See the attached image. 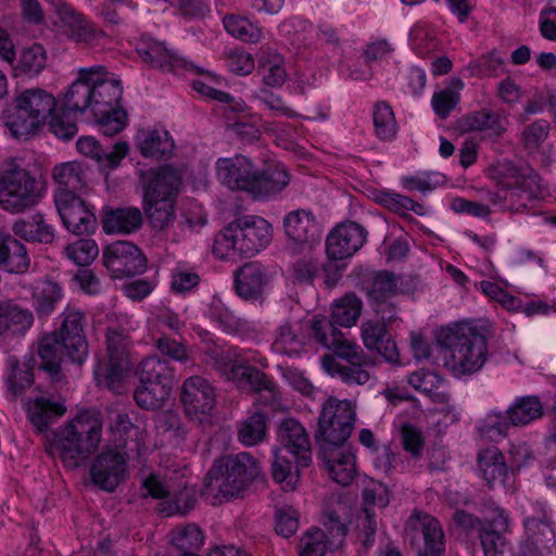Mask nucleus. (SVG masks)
I'll return each instance as SVG.
<instances>
[{
  "label": "nucleus",
  "mask_w": 556,
  "mask_h": 556,
  "mask_svg": "<svg viewBox=\"0 0 556 556\" xmlns=\"http://www.w3.org/2000/svg\"><path fill=\"white\" fill-rule=\"evenodd\" d=\"M363 308L362 301L353 293H346L336 300L331 306V320L325 316H314L311 330L315 340L332 350L320 358L323 369L346 386H364L370 378L369 368L374 362L354 341L348 340L334 325L352 327L356 324Z\"/></svg>",
  "instance_id": "f257e3e1"
},
{
  "label": "nucleus",
  "mask_w": 556,
  "mask_h": 556,
  "mask_svg": "<svg viewBox=\"0 0 556 556\" xmlns=\"http://www.w3.org/2000/svg\"><path fill=\"white\" fill-rule=\"evenodd\" d=\"M489 176L497 186L496 191L489 193V200L501 212L535 215L540 202L549 195L538 173L510 161L490 166Z\"/></svg>",
  "instance_id": "f03ea898"
},
{
  "label": "nucleus",
  "mask_w": 556,
  "mask_h": 556,
  "mask_svg": "<svg viewBox=\"0 0 556 556\" xmlns=\"http://www.w3.org/2000/svg\"><path fill=\"white\" fill-rule=\"evenodd\" d=\"M437 343L444 367L456 378L480 371L489 358L486 337L467 323L442 327Z\"/></svg>",
  "instance_id": "7ed1b4c3"
},
{
  "label": "nucleus",
  "mask_w": 556,
  "mask_h": 556,
  "mask_svg": "<svg viewBox=\"0 0 556 556\" xmlns=\"http://www.w3.org/2000/svg\"><path fill=\"white\" fill-rule=\"evenodd\" d=\"M60 328L45 336L39 345L41 367L52 377L59 375L61 363L66 356L71 362L83 364L89 354L85 336V314L78 309H65Z\"/></svg>",
  "instance_id": "20e7f679"
},
{
  "label": "nucleus",
  "mask_w": 556,
  "mask_h": 556,
  "mask_svg": "<svg viewBox=\"0 0 556 556\" xmlns=\"http://www.w3.org/2000/svg\"><path fill=\"white\" fill-rule=\"evenodd\" d=\"M273 239V226L256 215L239 217L226 225L213 242V254L223 261L236 262L265 250Z\"/></svg>",
  "instance_id": "39448f33"
},
{
  "label": "nucleus",
  "mask_w": 556,
  "mask_h": 556,
  "mask_svg": "<svg viewBox=\"0 0 556 556\" xmlns=\"http://www.w3.org/2000/svg\"><path fill=\"white\" fill-rule=\"evenodd\" d=\"M261 355L253 350L229 346L219 353H214L213 367L227 381L233 382L239 389L252 390L256 393L266 392V404L276 406L278 390L276 384L262 371L247 366L248 363L263 365Z\"/></svg>",
  "instance_id": "423d86ee"
},
{
  "label": "nucleus",
  "mask_w": 556,
  "mask_h": 556,
  "mask_svg": "<svg viewBox=\"0 0 556 556\" xmlns=\"http://www.w3.org/2000/svg\"><path fill=\"white\" fill-rule=\"evenodd\" d=\"M102 439L98 413L81 410L55 433V448L64 466L77 468L96 452Z\"/></svg>",
  "instance_id": "0eeeda50"
},
{
  "label": "nucleus",
  "mask_w": 556,
  "mask_h": 556,
  "mask_svg": "<svg viewBox=\"0 0 556 556\" xmlns=\"http://www.w3.org/2000/svg\"><path fill=\"white\" fill-rule=\"evenodd\" d=\"M258 473V463L247 452L216 459L207 473V490L214 493V504L242 496Z\"/></svg>",
  "instance_id": "6e6552de"
},
{
  "label": "nucleus",
  "mask_w": 556,
  "mask_h": 556,
  "mask_svg": "<svg viewBox=\"0 0 556 556\" xmlns=\"http://www.w3.org/2000/svg\"><path fill=\"white\" fill-rule=\"evenodd\" d=\"M144 210L153 227L163 229L174 218V203L181 186V174L162 166L141 173Z\"/></svg>",
  "instance_id": "1a4fd4ad"
},
{
  "label": "nucleus",
  "mask_w": 556,
  "mask_h": 556,
  "mask_svg": "<svg viewBox=\"0 0 556 556\" xmlns=\"http://www.w3.org/2000/svg\"><path fill=\"white\" fill-rule=\"evenodd\" d=\"M92 115L104 136L122 131L127 122V113L119 108L123 94L121 80L104 66H93Z\"/></svg>",
  "instance_id": "9d476101"
},
{
  "label": "nucleus",
  "mask_w": 556,
  "mask_h": 556,
  "mask_svg": "<svg viewBox=\"0 0 556 556\" xmlns=\"http://www.w3.org/2000/svg\"><path fill=\"white\" fill-rule=\"evenodd\" d=\"M105 344L106 353L98 358L93 369L94 380L98 386L122 394L134 374L135 361L129 352V341L123 332L108 329Z\"/></svg>",
  "instance_id": "9b49d317"
},
{
  "label": "nucleus",
  "mask_w": 556,
  "mask_h": 556,
  "mask_svg": "<svg viewBox=\"0 0 556 556\" xmlns=\"http://www.w3.org/2000/svg\"><path fill=\"white\" fill-rule=\"evenodd\" d=\"M42 198L36 177L15 160H7L0 167V207L17 214L35 206Z\"/></svg>",
  "instance_id": "f8f14e48"
},
{
  "label": "nucleus",
  "mask_w": 556,
  "mask_h": 556,
  "mask_svg": "<svg viewBox=\"0 0 556 556\" xmlns=\"http://www.w3.org/2000/svg\"><path fill=\"white\" fill-rule=\"evenodd\" d=\"M56 110L52 93L43 89H27L15 98L14 112L7 116L5 126L16 139H27Z\"/></svg>",
  "instance_id": "ddd939ff"
},
{
  "label": "nucleus",
  "mask_w": 556,
  "mask_h": 556,
  "mask_svg": "<svg viewBox=\"0 0 556 556\" xmlns=\"http://www.w3.org/2000/svg\"><path fill=\"white\" fill-rule=\"evenodd\" d=\"M141 490L144 496L161 500L159 510L166 516L184 515L194 504L193 491L184 481L173 483L160 473L152 472L144 478Z\"/></svg>",
  "instance_id": "4468645a"
},
{
  "label": "nucleus",
  "mask_w": 556,
  "mask_h": 556,
  "mask_svg": "<svg viewBox=\"0 0 556 556\" xmlns=\"http://www.w3.org/2000/svg\"><path fill=\"white\" fill-rule=\"evenodd\" d=\"M282 227L290 247L295 252L311 254L321 242L323 226L309 208L288 212L283 216Z\"/></svg>",
  "instance_id": "2eb2a0df"
},
{
  "label": "nucleus",
  "mask_w": 556,
  "mask_h": 556,
  "mask_svg": "<svg viewBox=\"0 0 556 556\" xmlns=\"http://www.w3.org/2000/svg\"><path fill=\"white\" fill-rule=\"evenodd\" d=\"M355 412L348 400L329 399L325 403L318 420V435L328 444L338 446L352 433Z\"/></svg>",
  "instance_id": "dca6fc26"
},
{
  "label": "nucleus",
  "mask_w": 556,
  "mask_h": 556,
  "mask_svg": "<svg viewBox=\"0 0 556 556\" xmlns=\"http://www.w3.org/2000/svg\"><path fill=\"white\" fill-rule=\"evenodd\" d=\"M54 203L64 227L76 236L90 235L97 229V217L86 202L65 190L54 192Z\"/></svg>",
  "instance_id": "f3484780"
},
{
  "label": "nucleus",
  "mask_w": 556,
  "mask_h": 556,
  "mask_svg": "<svg viewBox=\"0 0 556 556\" xmlns=\"http://www.w3.org/2000/svg\"><path fill=\"white\" fill-rule=\"evenodd\" d=\"M47 1L52 5L58 17L55 26L71 40L92 42L104 36L102 29L98 28L89 18L65 0Z\"/></svg>",
  "instance_id": "a211bd4d"
},
{
  "label": "nucleus",
  "mask_w": 556,
  "mask_h": 556,
  "mask_svg": "<svg viewBox=\"0 0 556 556\" xmlns=\"http://www.w3.org/2000/svg\"><path fill=\"white\" fill-rule=\"evenodd\" d=\"M404 292V278L388 270L375 273L366 287L367 296L375 305L377 314L389 321H394L397 313L395 306L388 303L389 300Z\"/></svg>",
  "instance_id": "6ab92c4d"
},
{
  "label": "nucleus",
  "mask_w": 556,
  "mask_h": 556,
  "mask_svg": "<svg viewBox=\"0 0 556 556\" xmlns=\"http://www.w3.org/2000/svg\"><path fill=\"white\" fill-rule=\"evenodd\" d=\"M390 503V491L386 484L368 479L362 492V514L357 517V529L363 536V544L371 546L377 529L375 507L384 508Z\"/></svg>",
  "instance_id": "aec40b11"
},
{
  "label": "nucleus",
  "mask_w": 556,
  "mask_h": 556,
  "mask_svg": "<svg viewBox=\"0 0 556 556\" xmlns=\"http://www.w3.org/2000/svg\"><path fill=\"white\" fill-rule=\"evenodd\" d=\"M103 263L114 279L142 274L147 261L141 251L132 243L117 241L103 251Z\"/></svg>",
  "instance_id": "412c9836"
},
{
  "label": "nucleus",
  "mask_w": 556,
  "mask_h": 556,
  "mask_svg": "<svg viewBox=\"0 0 556 556\" xmlns=\"http://www.w3.org/2000/svg\"><path fill=\"white\" fill-rule=\"evenodd\" d=\"M456 127L462 132H476L484 139L496 141L507 132L509 117L503 110L482 108L463 115L456 122Z\"/></svg>",
  "instance_id": "4be33fe9"
},
{
  "label": "nucleus",
  "mask_w": 556,
  "mask_h": 556,
  "mask_svg": "<svg viewBox=\"0 0 556 556\" xmlns=\"http://www.w3.org/2000/svg\"><path fill=\"white\" fill-rule=\"evenodd\" d=\"M271 270L260 262H249L236 273L233 287L236 293L244 301L262 302L271 288Z\"/></svg>",
  "instance_id": "5701e85b"
},
{
  "label": "nucleus",
  "mask_w": 556,
  "mask_h": 556,
  "mask_svg": "<svg viewBox=\"0 0 556 556\" xmlns=\"http://www.w3.org/2000/svg\"><path fill=\"white\" fill-rule=\"evenodd\" d=\"M215 402V389L205 378L192 376L184 381L181 403L190 419L202 421L211 415Z\"/></svg>",
  "instance_id": "b1692460"
},
{
  "label": "nucleus",
  "mask_w": 556,
  "mask_h": 556,
  "mask_svg": "<svg viewBox=\"0 0 556 556\" xmlns=\"http://www.w3.org/2000/svg\"><path fill=\"white\" fill-rule=\"evenodd\" d=\"M367 240L366 229L355 223L345 222L333 227L326 238V253L330 260L341 261L354 255Z\"/></svg>",
  "instance_id": "393cba45"
},
{
  "label": "nucleus",
  "mask_w": 556,
  "mask_h": 556,
  "mask_svg": "<svg viewBox=\"0 0 556 556\" xmlns=\"http://www.w3.org/2000/svg\"><path fill=\"white\" fill-rule=\"evenodd\" d=\"M90 477L100 489L113 492L127 478L125 456L113 448L104 450L93 459Z\"/></svg>",
  "instance_id": "a878e982"
},
{
  "label": "nucleus",
  "mask_w": 556,
  "mask_h": 556,
  "mask_svg": "<svg viewBox=\"0 0 556 556\" xmlns=\"http://www.w3.org/2000/svg\"><path fill=\"white\" fill-rule=\"evenodd\" d=\"M255 164L243 154L219 157L215 163L216 177L230 190L249 191L252 184Z\"/></svg>",
  "instance_id": "bb28decb"
},
{
  "label": "nucleus",
  "mask_w": 556,
  "mask_h": 556,
  "mask_svg": "<svg viewBox=\"0 0 556 556\" xmlns=\"http://www.w3.org/2000/svg\"><path fill=\"white\" fill-rule=\"evenodd\" d=\"M352 507L353 500L348 493L334 492L325 500L321 522L328 528L332 540L342 541L345 538Z\"/></svg>",
  "instance_id": "cd10ccee"
},
{
  "label": "nucleus",
  "mask_w": 556,
  "mask_h": 556,
  "mask_svg": "<svg viewBox=\"0 0 556 556\" xmlns=\"http://www.w3.org/2000/svg\"><path fill=\"white\" fill-rule=\"evenodd\" d=\"M136 51L144 63L163 72L188 68V61L185 58L153 38L142 37L136 46Z\"/></svg>",
  "instance_id": "c85d7f7f"
},
{
  "label": "nucleus",
  "mask_w": 556,
  "mask_h": 556,
  "mask_svg": "<svg viewBox=\"0 0 556 556\" xmlns=\"http://www.w3.org/2000/svg\"><path fill=\"white\" fill-rule=\"evenodd\" d=\"M406 528L422 534L424 548L419 556H444L445 538L437 518L427 513L414 511L406 522Z\"/></svg>",
  "instance_id": "c756f323"
},
{
  "label": "nucleus",
  "mask_w": 556,
  "mask_h": 556,
  "mask_svg": "<svg viewBox=\"0 0 556 556\" xmlns=\"http://www.w3.org/2000/svg\"><path fill=\"white\" fill-rule=\"evenodd\" d=\"M66 410L63 400L47 394L31 395L25 403L27 419L39 432L47 431Z\"/></svg>",
  "instance_id": "7c9ffc66"
},
{
  "label": "nucleus",
  "mask_w": 556,
  "mask_h": 556,
  "mask_svg": "<svg viewBox=\"0 0 556 556\" xmlns=\"http://www.w3.org/2000/svg\"><path fill=\"white\" fill-rule=\"evenodd\" d=\"M277 438L280 444L292 454L299 466L307 467L311 462L309 440L305 429L293 418H286L279 425Z\"/></svg>",
  "instance_id": "2f4dec72"
},
{
  "label": "nucleus",
  "mask_w": 556,
  "mask_h": 556,
  "mask_svg": "<svg viewBox=\"0 0 556 556\" xmlns=\"http://www.w3.org/2000/svg\"><path fill=\"white\" fill-rule=\"evenodd\" d=\"M248 193L255 199H266L281 192L289 184L290 177L282 164H276L264 170L255 167Z\"/></svg>",
  "instance_id": "473e14b6"
},
{
  "label": "nucleus",
  "mask_w": 556,
  "mask_h": 556,
  "mask_svg": "<svg viewBox=\"0 0 556 556\" xmlns=\"http://www.w3.org/2000/svg\"><path fill=\"white\" fill-rule=\"evenodd\" d=\"M478 469L482 479L490 486L505 485L514 475L507 466L504 455L496 446H490L479 452Z\"/></svg>",
  "instance_id": "72a5a7b5"
},
{
  "label": "nucleus",
  "mask_w": 556,
  "mask_h": 556,
  "mask_svg": "<svg viewBox=\"0 0 556 556\" xmlns=\"http://www.w3.org/2000/svg\"><path fill=\"white\" fill-rule=\"evenodd\" d=\"M324 460L329 477L341 485H349L356 473L355 455L344 446L324 452Z\"/></svg>",
  "instance_id": "f704fd0d"
},
{
  "label": "nucleus",
  "mask_w": 556,
  "mask_h": 556,
  "mask_svg": "<svg viewBox=\"0 0 556 556\" xmlns=\"http://www.w3.org/2000/svg\"><path fill=\"white\" fill-rule=\"evenodd\" d=\"M142 225V214L137 207L105 210L102 216V229L106 235H129Z\"/></svg>",
  "instance_id": "c9c22d12"
},
{
  "label": "nucleus",
  "mask_w": 556,
  "mask_h": 556,
  "mask_svg": "<svg viewBox=\"0 0 556 556\" xmlns=\"http://www.w3.org/2000/svg\"><path fill=\"white\" fill-rule=\"evenodd\" d=\"M93 67L81 68L78 78L70 86L64 94V105L68 111H92Z\"/></svg>",
  "instance_id": "e433bc0d"
},
{
  "label": "nucleus",
  "mask_w": 556,
  "mask_h": 556,
  "mask_svg": "<svg viewBox=\"0 0 556 556\" xmlns=\"http://www.w3.org/2000/svg\"><path fill=\"white\" fill-rule=\"evenodd\" d=\"M140 153L146 157L165 159L172 155L175 143L169 132L163 128L141 130L137 135Z\"/></svg>",
  "instance_id": "4c0bfd02"
},
{
  "label": "nucleus",
  "mask_w": 556,
  "mask_h": 556,
  "mask_svg": "<svg viewBox=\"0 0 556 556\" xmlns=\"http://www.w3.org/2000/svg\"><path fill=\"white\" fill-rule=\"evenodd\" d=\"M407 382L416 391L429 396L433 403L446 405L450 402L444 379L434 371H415L407 377Z\"/></svg>",
  "instance_id": "58836bf2"
},
{
  "label": "nucleus",
  "mask_w": 556,
  "mask_h": 556,
  "mask_svg": "<svg viewBox=\"0 0 556 556\" xmlns=\"http://www.w3.org/2000/svg\"><path fill=\"white\" fill-rule=\"evenodd\" d=\"M30 258L25 245L12 236L0 239V266L11 274L27 271Z\"/></svg>",
  "instance_id": "ea45409f"
},
{
  "label": "nucleus",
  "mask_w": 556,
  "mask_h": 556,
  "mask_svg": "<svg viewBox=\"0 0 556 556\" xmlns=\"http://www.w3.org/2000/svg\"><path fill=\"white\" fill-rule=\"evenodd\" d=\"M523 523L528 544L533 546L535 552L542 553L555 544V532L545 509L541 517H528Z\"/></svg>",
  "instance_id": "a19ab883"
},
{
  "label": "nucleus",
  "mask_w": 556,
  "mask_h": 556,
  "mask_svg": "<svg viewBox=\"0 0 556 556\" xmlns=\"http://www.w3.org/2000/svg\"><path fill=\"white\" fill-rule=\"evenodd\" d=\"M301 330L302 325L300 323H286L279 326L271 343L273 352L287 356L299 355L305 344V337Z\"/></svg>",
  "instance_id": "79ce46f5"
},
{
  "label": "nucleus",
  "mask_w": 556,
  "mask_h": 556,
  "mask_svg": "<svg viewBox=\"0 0 556 556\" xmlns=\"http://www.w3.org/2000/svg\"><path fill=\"white\" fill-rule=\"evenodd\" d=\"M52 176L58 184L55 192L81 191L87 187L86 170L79 162H65L54 166Z\"/></svg>",
  "instance_id": "37998d69"
},
{
  "label": "nucleus",
  "mask_w": 556,
  "mask_h": 556,
  "mask_svg": "<svg viewBox=\"0 0 556 556\" xmlns=\"http://www.w3.org/2000/svg\"><path fill=\"white\" fill-rule=\"evenodd\" d=\"M465 84L458 77H453L446 87L434 91L431 97V108L440 119H446L460 102V92Z\"/></svg>",
  "instance_id": "c03bdc74"
},
{
  "label": "nucleus",
  "mask_w": 556,
  "mask_h": 556,
  "mask_svg": "<svg viewBox=\"0 0 556 556\" xmlns=\"http://www.w3.org/2000/svg\"><path fill=\"white\" fill-rule=\"evenodd\" d=\"M47 64V52L39 43L25 47L20 51L18 58H15L12 70L14 76L35 77L41 73Z\"/></svg>",
  "instance_id": "a18cd8bd"
},
{
  "label": "nucleus",
  "mask_w": 556,
  "mask_h": 556,
  "mask_svg": "<svg viewBox=\"0 0 556 556\" xmlns=\"http://www.w3.org/2000/svg\"><path fill=\"white\" fill-rule=\"evenodd\" d=\"M13 231L16 236L26 241L51 243L54 239L52 226L48 225L40 214L17 220L13 225Z\"/></svg>",
  "instance_id": "49530a36"
},
{
  "label": "nucleus",
  "mask_w": 556,
  "mask_h": 556,
  "mask_svg": "<svg viewBox=\"0 0 556 556\" xmlns=\"http://www.w3.org/2000/svg\"><path fill=\"white\" fill-rule=\"evenodd\" d=\"M136 374L141 383H164V386L173 388L174 376L169 363L157 356L142 359Z\"/></svg>",
  "instance_id": "de8ad7c7"
},
{
  "label": "nucleus",
  "mask_w": 556,
  "mask_h": 556,
  "mask_svg": "<svg viewBox=\"0 0 556 556\" xmlns=\"http://www.w3.org/2000/svg\"><path fill=\"white\" fill-rule=\"evenodd\" d=\"M34 381L33 372L17 359L9 362V368L4 376L5 396L9 401H15L22 396Z\"/></svg>",
  "instance_id": "09e8293b"
},
{
  "label": "nucleus",
  "mask_w": 556,
  "mask_h": 556,
  "mask_svg": "<svg viewBox=\"0 0 556 556\" xmlns=\"http://www.w3.org/2000/svg\"><path fill=\"white\" fill-rule=\"evenodd\" d=\"M223 24L229 35L243 42L257 43L264 38L261 26L244 16H225Z\"/></svg>",
  "instance_id": "8fccbe9b"
},
{
  "label": "nucleus",
  "mask_w": 556,
  "mask_h": 556,
  "mask_svg": "<svg viewBox=\"0 0 556 556\" xmlns=\"http://www.w3.org/2000/svg\"><path fill=\"white\" fill-rule=\"evenodd\" d=\"M333 542L318 527H311L299 538L298 556H325Z\"/></svg>",
  "instance_id": "3c124183"
},
{
  "label": "nucleus",
  "mask_w": 556,
  "mask_h": 556,
  "mask_svg": "<svg viewBox=\"0 0 556 556\" xmlns=\"http://www.w3.org/2000/svg\"><path fill=\"white\" fill-rule=\"evenodd\" d=\"M170 545L177 551H200L204 534L195 523L179 525L168 533Z\"/></svg>",
  "instance_id": "603ef678"
},
{
  "label": "nucleus",
  "mask_w": 556,
  "mask_h": 556,
  "mask_svg": "<svg viewBox=\"0 0 556 556\" xmlns=\"http://www.w3.org/2000/svg\"><path fill=\"white\" fill-rule=\"evenodd\" d=\"M62 296V289L56 282L40 280L34 287V307L39 315H50Z\"/></svg>",
  "instance_id": "864d4df0"
},
{
  "label": "nucleus",
  "mask_w": 556,
  "mask_h": 556,
  "mask_svg": "<svg viewBox=\"0 0 556 556\" xmlns=\"http://www.w3.org/2000/svg\"><path fill=\"white\" fill-rule=\"evenodd\" d=\"M315 33L313 24L301 17L285 20L279 25V35L298 48L309 45Z\"/></svg>",
  "instance_id": "5fc2aeb1"
},
{
  "label": "nucleus",
  "mask_w": 556,
  "mask_h": 556,
  "mask_svg": "<svg viewBox=\"0 0 556 556\" xmlns=\"http://www.w3.org/2000/svg\"><path fill=\"white\" fill-rule=\"evenodd\" d=\"M206 316L227 333H237L245 325L219 298L212 299Z\"/></svg>",
  "instance_id": "6e6d98bb"
},
{
  "label": "nucleus",
  "mask_w": 556,
  "mask_h": 556,
  "mask_svg": "<svg viewBox=\"0 0 556 556\" xmlns=\"http://www.w3.org/2000/svg\"><path fill=\"white\" fill-rule=\"evenodd\" d=\"M507 415L511 425H527L543 415V405L536 396H522L507 409Z\"/></svg>",
  "instance_id": "4d7b16f0"
},
{
  "label": "nucleus",
  "mask_w": 556,
  "mask_h": 556,
  "mask_svg": "<svg viewBox=\"0 0 556 556\" xmlns=\"http://www.w3.org/2000/svg\"><path fill=\"white\" fill-rule=\"evenodd\" d=\"M267 434V417L264 413L255 412L242 420L238 430V440L247 446L262 442Z\"/></svg>",
  "instance_id": "13d9d810"
},
{
  "label": "nucleus",
  "mask_w": 556,
  "mask_h": 556,
  "mask_svg": "<svg viewBox=\"0 0 556 556\" xmlns=\"http://www.w3.org/2000/svg\"><path fill=\"white\" fill-rule=\"evenodd\" d=\"M378 202L386 208L401 216H406L408 212H414L418 216H425L429 210L422 203L416 202L412 198L396 192H381Z\"/></svg>",
  "instance_id": "bf43d9fd"
},
{
  "label": "nucleus",
  "mask_w": 556,
  "mask_h": 556,
  "mask_svg": "<svg viewBox=\"0 0 556 556\" xmlns=\"http://www.w3.org/2000/svg\"><path fill=\"white\" fill-rule=\"evenodd\" d=\"M170 392L172 387L164 386V383H141L135 391L134 400L142 408L157 409L168 400Z\"/></svg>",
  "instance_id": "052dcab7"
},
{
  "label": "nucleus",
  "mask_w": 556,
  "mask_h": 556,
  "mask_svg": "<svg viewBox=\"0 0 556 556\" xmlns=\"http://www.w3.org/2000/svg\"><path fill=\"white\" fill-rule=\"evenodd\" d=\"M445 181V176L439 172H417L401 178V185L405 190L421 193L431 192Z\"/></svg>",
  "instance_id": "680f3d73"
},
{
  "label": "nucleus",
  "mask_w": 556,
  "mask_h": 556,
  "mask_svg": "<svg viewBox=\"0 0 556 556\" xmlns=\"http://www.w3.org/2000/svg\"><path fill=\"white\" fill-rule=\"evenodd\" d=\"M260 67L263 71V81L266 86L276 88L285 84L287 72L282 55L274 52L265 54L260 61Z\"/></svg>",
  "instance_id": "e2e57ef3"
},
{
  "label": "nucleus",
  "mask_w": 556,
  "mask_h": 556,
  "mask_svg": "<svg viewBox=\"0 0 556 556\" xmlns=\"http://www.w3.org/2000/svg\"><path fill=\"white\" fill-rule=\"evenodd\" d=\"M372 121L375 132L381 140H390L395 136L397 129L396 121L391 105L387 102L375 104Z\"/></svg>",
  "instance_id": "0e129e2a"
},
{
  "label": "nucleus",
  "mask_w": 556,
  "mask_h": 556,
  "mask_svg": "<svg viewBox=\"0 0 556 556\" xmlns=\"http://www.w3.org/2000/svg\"><path fill=\"white\" fill-rule=\"evenodd\" d=\"M65 256L78 266L90 265L99 255V248L93 239H80L68 244Z\"/></svg>",
  "instance_id": "69168bd1"
},
{
  "label": "nucleus",
  "mask_w": 556,
  "mask_h": 556,
  "mask_svg": "<svg viewBox=\"0 0 556 556\" xmlns=\"http://www.w3.org/2000/svg\"><path fill=\"white\" fill-rule=\"evenodd\" d=\"M274 480L279 483L285 491H293L299 483V473L292 469V465L289 460L279 455L278 448L274 450Z\"/></svg>",
  "instance_id": "338daca9"
},
{
  "label": "nucleus",
  "mask_w": 556,
  "mask_h": 556,
  "mask_svg": "<svg viewBox=\"0 0 556 556\" xmlns=\"http://www.w3.org/2000/svg\"><path fill=\"white\" fill-rule=\"evenodd\" d=\"M511 425L509 416L498 410H491L478 425L481 435L494 439L506 435Z\"/></svg>",
  "instance_id": "774afa93"
}]
</instances>
